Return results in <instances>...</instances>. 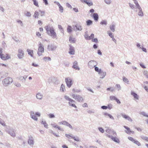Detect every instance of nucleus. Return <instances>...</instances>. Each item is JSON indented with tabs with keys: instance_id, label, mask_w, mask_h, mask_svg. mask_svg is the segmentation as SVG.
Segmentation results:
<instances>
[{
	"instance_id": "obj_1",
	"label": "nucleus",
	"mask_w": 148,
	"mask_h": 148,
	"mask_svg": "<svg viewBox=\"0 0 148 148\" xmlns=\"http://www.w3.org/2000/svg\"><path fill=\"white\" fill-rule=\"evenodd\" d=\"M45 28L47 31V33L50 35L53 38H55L57 36L55 29L53 27L48 25L45 27Z\"/></svg>"
},
{
	"instance_id": "obj_2",
	"label": "nucleus",
	"mask_w": 148,
	"mask_h": 148,
	"mask_svg": "<svg viewBox=\"0 0 148 148\" xmlns=\"http://www.w3.org/2000/svg\"><path fill=\"white\" fill-rule=\"evenodd\" d=\"M0 58L3 60H6L10 58V56L8 53H3V49L0 48Z\"/></svg>"
},
{
	"instance_id": "obj_3",
	"label": "nucleus",
	"mask_w": 148,
	"mask_h": 148,
	"mask_svg": "<svg viewBox=\"0 0 148 148\" xmlns=\"http://www.w3.org/2000/svg\"><path fill=\"white\" fill-rule=\"evenodd\" d=\"M13 81V80L12 78L8 77L3 80L2 83L3 85L6 86L12 83Z\"/></svg>"
},
{
	"instance_id": "obj_4",
	"label": "nucleus",
	"mask_w": 148,
	"mask_h": 148,
	"mask_svg": "<svg viewBox=\"0 0 148 148\" xmlns=\"http://www.w3.org/2000/svg\"><path fill=\"white\" fill-rule=\"evenodd\" d=\"M44 48L42 43L40 42L39 44L37 54L39 56H41L42 55V53L44 52Z\"/></svg>"
},
{
	"instance_id": "obj_5",
	"label": "nucleus",
	"mask_w": 148,
	"mask_h": 148,
	"mask_svg": "<svg viewBox=\"0 0 148 148\" xmlns=\"http://www.w3.org/2000/svg\"><path fill=\"white\" fill-rule=\"evenodd\" d=\"M31 115L32 118L35 120H37L38 118L40 116V114L39 113L37 112L34 113V112H31Z\"/></svg>"
},
{
	"instance_id": "obj_6",
	"label": "nucleus",
	"mask_w": 148,
	"mask_h": 148,
	"mask_svg": "<svg viewBox=\"0 0 148 148\" xmlns=\"http://www.w3.org/2000/svg\"><path fill=\"white\" fill-rule=\"evenodd\" d=\"M28 143L31 146L33 147L34 144V138L31 136H29V139L27 141Z\"/></svg>"
},
{
	"instance_id": "obj_7",
	"label": "nucleus",
	"mask_w": 148,
	"mask_h": 148,
	"mask_svg": "<svg viewBox=\"0 0 148 148\" xmlns=\"http://www.w3.org/2000/svg\"><path fill=\"white\" fill-rule=\"evenodd\" d=\"M65 81L67 86L70 88L72 84V79L69 77H68L65 78Z\"/></svg>"
},
{
	"instance_id": "obj_8",
	"label": "nucleus",
	"mask_w": 148,
	"mask_h": 148,
	"mask_svg": "<svg viewBox=\"0 0 148 148\" xmlns=\"http://www.w3.org/2000/svg\"><path fill=\"white\" fill-rule=\"evenodd\" d=\"M72 97L75 99L79 101H82L83 100V98L79 95H76L73 94L72 95Z\"/></svg>"
},
{
	"instance_id": "obj_9",
	"label": "nucleus",
	"mask_w": 148,
	"mask_h": 148,
	"mask_svg": "<svg viewBox=\"0 0 148 148\" xmlns=\"http://www.w3.org/2000/svg\"><path fill=\"white\" fill-rule=\"evenodd\" d=\"M81 2L87 4L88 6H90L93 5L92 2L91 0H81Z\"/></svg>"
},
{
	"instance_id": "obj_10",
	"label": "nucleus",
	"mask_w": 148,
	"mask_h": 148,
	"mask_svg": "<svg viewBox=\"0 0 148 148\" xmlns=\"http://www.w3.org/2000/svg\"><path fill=\"white\" fill-rule=\"evenodd\" d=\"M24 55V53L23 51L21 49H19L18 50V58L20 59L22 58L23 57Z\"/></svg>"
},
{
	"instance_id": "obj_11",
	"label": "nucleus",
	"mask_w": 148,
	"mask_h": 148,
	"mask_svg": "<svg viewBox=\"0 0 148 148\" xmlns=\"http://www.w3.org/2000/svg\"><path fill=\"white\" fill-rule=\"evenodd\" d=\"M88 65L90 68H93L96 66V62L94 61H91L89 62Z\"/></svg>"
},
{
	"instance_id": "obj_12",
	"label": "nucleus",
	"mask_w": 148,
	"mask_h": 148,
	"mask_svg": "<svg viewBox=\"0 0 148 148\" xmlns=\"http://www.w3.org/2000/svg\"><path fill=\"white\" fill-rule=\"evenodd\" d=\"M8 133L12 137H15L16 136L15 132L13 129H10L9 130Z\"/></svg>"
},
{
	"instance_id": "obj_13",
	"label": "nucleus",
	"mask_w": 148,
	"mask_h": 148,
	"mask_svg": "<svg viewBox=\"0 0 148 148\" xmlns=\"http://www.w3.org/2000/svg\"><path fill=\"white\" fill-rule=\"evenodd\" d=\"M59 123L60 124H62L64 125H67V126H69L70 128H72V127L71 125L69 124V123H68L67 122H66V121H62L60 122Z\"/></svg>"
},
{
	"instance_id": "obj_14",
	"label": "nucleus",
	"mask_w": 148,
	"mask_h": 148,
	"mask_svg": "<svg viewBox=\"0 0 148 148\" xmlns=\"http://www.w3.org/2000/svg\"><path fill=\"white\" fill-rule=\"evenodd\" d=\"M111 140L114 142L119 143H120L119 139L116 136H112L111 137Z\"/></svg>"
},
{
	"instance_id": "obj_15",
	"label": "nucleus",
	"mask_w": 148,
	"mask_h": 148,
	"mask_svg": "<svg viewBox=\"0 0 148 148\" xmlns=\"http://www.w3.org/2000/svg\"><path fill=\"white\" fill-rule=\"evenodd\" d=\"M56 4L59 7V10L60 12L61 13H62L64 11L63 7L59 3L56 2Z\"/></svg>"
},
{
	"instance_id": "obj_16",
	"label": "nucleus",
	"mask_w": 148,
	"mask_h": 148,
	"mask_svg": "<svg viewBox=\"0 0 148 148\" xmlns=\"http://www.w3.org/2000/svg\"><path fill=\"white\" fill-rule=\"evenodd\" d=\"M51 125L53 126V127L56 128H58V130L62 131H63V129L62 128H61L58 125H56L55 124H52Z\"/></svg>"
},
{
	"instance_id": "obj_17",
	"label": "nucleus",
	"mask_w": 148,
	"mask_h": 148,
	"mask_svg": "<svg viewBox=\"0 0 148 148\" xmlns=\"http://www.w3.org/2000/svg\"><path fill=\"white\" fill-rule=\"evenodd\" d=\"M99 74L100 75V77L102 78L106 76V72H104L101 70L99 73Z\"/></svg>"
},
{
	"instance_id": "obj_18",
	"label": "nucleus",
	"mask_w": 148,
	"mask_h": 148,
	"mask_svg": "<svg viewBox=\"0 0 148 148\" xmlns=\"http://www.w3.org/2000/svg\"><path fill=\"white\" fill-rule=\"evenodd\" d=\"M27 51L28 52V54L30 55L32 57H33L34 53L32 50L27 49Z\"/></svg>"
},
{
	"instance_id": "obj_19",
	"label": "nucleus",
	"mask_w": 148,
	"mask_h": 148,
	"mask_svg": "<svg viewBox=\"0 0 148 148\" xmlns=\"http://www.w3.org/2000/svg\"><path fill=\"white\" fill-rule=\"evenodd\" d=\"M131 94L134 97L135 99L136 100H138V96L135 93L133 92H131Z\"/></svg>"
},
{
	"instance_id": "obj_20",
	"label": "nucleus",
	"mask_w": 148,
	"mask_h": 148,
	"mask_svg": "<svg viewBox=\"0 0 148 148\" xmlns=\"http://www.w3.org/2000/svg\"><path fill=\"white\" fill-rule=\"evenodd\" d=\"M134 1V3L136 5V8H138L139 10L141 9V8L140 7L139 4L138 3V1L136 0H133Z\"/></svg>"
},
{
	"instance_id": "obj_21",
	"label": "nucleus",
	"mask_w": 148,
	"mask_h": 148,
	"mask_svg": "<svg viewBox=\"0 0 148 148\" xmlns=\"http://www.w3.org/2000/svg\"><path fill=\"white\" fill-rule=\"evenodd\" d=\"M93 16L94 19L96 21H97L98 19V15L97 13H94L93 14Z\"/></svg>"
},
{
	"instance_id": "obj_22",
	"label": "nucleus",
	"mask_w": 148,
	"mask_h": 148,
	"mask_svg": "<svg viewBox=\"0 0 148 148\" xmlns=\"http://www.w3.org/2000/svg\"><path fill=\"white\" fill-rule=\"evenodd\" d=\"M124 127L127 130H125V132L127 134H130V132H131L130 129L127 127L125 126H124Z\"/></svg>"
},
{
	"instance_id": "obj_23",
	"label": "nucleus",
	"mask_w": 148,
	"mask_h": 148,
	"mask_svg": "<svg viewBox=\"0 0 148 148\" xmlns=\"http://www.w3.org/2000/svg\"><path fill=\"white\" fill-rule=\"evenodd\" d=\"M77 62L76 61L75 62L73 63V67L76 69L79 70V69L77 66Z\"/></svg>"
},
{
	"instance_id": "obj_24",
	"label": "nucleus",
	"mask_w": 148,
	"mask_h": 148,
	"mask_svg": "<svg viewBox=\"0 0 148 148\" xmlns=\"http://www.w3.org/2000/svg\"><path fill=\"white\" fill-rule=\"evenodd\" d=\"M64 97L66 100L69 101V102H70L72 103L75 101H74L69 98V97L67 96H65Z\"/></svg>"
},
{
	"instance_id": "obj_25",
	"label": "nucleus",
	"mask_w": 148,
	"mask_h": 148,
	"mask_svg": "<svg viewBox=\"0 0 148 148\" xmlns=\"http://www.w3.org/2000/svg\"><path fill=\"white\" fill-rule=\"evenodd\" d=\"M42 97V95L40 93H38L36 95V97L39 99H41Z\"/></svg>"
},
{
	"instance_id": "obj_26",
	"label": "nucleus",
	"mask_w": 148,
	"mask_h": 148,
	"mask_svg": "<svg viewBox=\"0 0 148 148\" xmlns=\"http://www.w3.org/2000/svg\"><path fill=\"white\" fill-rule=\"evenodd\" d=\"M69 53L70 54L73 55L74 54V50L72 47H71L69 49Z\"/></svg>"
},
{
	"instance_id": "obj_27",
	"label": "nucleus",
	"mask_w": 148,
	"mask_h": 148,
	"mask_svg": "<svg viewBox=\"0 0 148 148\" xmlns=\"http://www.w3.org/2000/svg\"><path fill=\"white\" fill-rule=\"evenodd\" d=\"M43 60L46 62L48 61H50L51 60V58L47 57H45L43 58Z\"/></svg>"
},
{
	"instance_id": "obj_28",
	"label": "nucleus",
	"mask_w": 148,
	"mask_h": 148,
	"mask_svg": "<svg viewBox=\"0 0 148 148\" xmlns=\"http://www.w3.org/2000/svg\"><path fill=\"white\" fill-rule=\"evenodd\" d=\"M58 27L61 32L64 34V29L61 25H58Z\"/></svg>"
},
{
	"instance_id": "obj_29",
	"label": "nucleus",
	"mask_w": 148,
	"mask_h": 148,
	"mask_svg": "<svg viewBox=\"0 0 148 148\" xmlns=\"http://www.w3.org/2000/svg\"><path fill=\"white\" fill-rule=\"evenodd\" d=\"M41 123L43 124L44 126V127L47 128H48V125L47 124L45 121H42Z\"/></svg>"
},
{
	"instance_id": "obj_30",
	"label": "nucleus",
	"mask_w": 148,
	"mask_h": 148,
	"mask_svg": "<svg viewBox=\"0 0 148 148\" xmlns=\"http://www.w3.org/2000/svg\"><path fill=\"white\" fill-rule=\"evenodd\" d=\"M65 90V87L64 85L62 84L60 88V90L62 92H64Z\"/></svg>"
},
{
	"instance_id": "obj_31",
	"label": "nucleus",
	"mask_w": 148,
	"mask_h": 148,
	"mask_svg": "<svg viewBox=\"0 0 148 148\" xmlns=\"http://www.w3.org/2000/svg\"><path fill=\"white\" fill-rule=\"evenodd\" d=\"M69 41L71 43H74L75 42V38L72 37H70L69 38Z\"/></svg>"
},
{
	"instance_id": "obj_32",
	"label": "nucleus",
	"mask_w": 148,
	"mask_h": 148,
	"mask_svg": "<svg viewBox=\"0 0 148 148\" xmlns=\"http://www.w3.org/2000/svg\"><path fill=\"white\" fill-rule=\"evenodd\" d=\"M72 27L70 26H68L67 28V31L69 33H71L72 31Z\"/></svg>"
},
{
	"instance_id": "obj_33",
	"label": "nucleus",
	"mask_w": 148,
	"mask_h": 148,
	"mask_svg": "<svg viewBox=\"0 0 148 148\" xmlns=\"http://www.w3.org/2000/svg\"><path fill=\"white\" fill-rule=\"evenodd\" d=\"M39 13L38 12L36 11L35 12L34 16L35 18H38Z\"/></svg>"
},
{
	"instance_id": "obj_34",
	"label": "nucleus",
	"mask_w": 148,
	"mask_h": 148,
	"mask_svg": "<svg viewBox=\"0 0 148 148\" xmlns=\"http://www.w3.org/2000/svg\"><path fill=\"white\" fill-rule=\"evenodd\" d=\"M75 27H76L77 29L79 30H81L82 29V26L79 25H77L75 26Z\"/></svg>"
},
{
	"instance_id": "obj_35",
	"label": "nucleus",
	"mask_w": 148,
	"mask_h": 148,
	"mask_svg": "<svg viewBox=\"0 0 148 148\" xmlns=\"http://www.w3.org/2000/svg\"><path fill=\"white\" fill-rule=\"evenodd\" d=\"M133 143H134L136 145H138V146H140L141 145V144L140 143H139L138 140H134Z\"/></svg>"
},
{
	"instance_id": "obj_36",
	"label": "nucleus",
	"mask_w": 148,
	"mask_h": 148,
	"mask_svg": "<svg viewBox=\"0 0 148 148\" xmlns=\"http://www.w3.org/2000/svg\"><path fill=\"white\" fill-rule=\"evenodd\" d=\"M65 136L67 138L69 139L71 138H72V137H73V135L71 134H65Z\"/></svg>"
},
{
	"instance_id": "obj_37",
	"label": "nucleus",
	"mask_w": 148,
	"mask_h": 148,
	"mask_svg": "<svg viewBox=\"0 0 148 148\" xmlns=\"http://www.w3.org/2000/svg\"><path fill=\"white\" fill-rule=\"evenodd\" d=\"M72 138L74 140L77 141H80L79 138L77 136H73L72 137Z\"/></svg>"
},
{
	"instance_id": "obj_38",
	"label": "nucleus",
	"mask_w": 148,
	"mask_h": 148,
	"mask_svg": "<svg viewBox=\"0 0 148 148\" xmlns=\"http://www.w3.org/2000/svg\"><path fill=\"white\" fill-rule=\"evenodd\" d=\"M95 71L98 72V73L101 71V69H99L98 67L96 66L95 67Z\"/></svg>"
},
{
	"instance_id": "obj_39",
	"label": "nucleus",
	"mask_w": 148,
	"mask_h": 148,
	"mask_svg": "<svg viewBox=\"0 0 148 148\" xmlns=\"http://www.w3.org/2000/svg\"><path fill=\"white\" fill-rule=\"evenodd\" d=\"M33 1L34 5L37 7H39L38 2L37 1H36V0H34Z\"/></svg>"
},
{
	"instance_id": "obj_40",
	"label": "nucleus",
	"mask_w": 148,
	"mask_h": 148,
	"mask_svg": "<svg viewBox=\"0 0 148 148\" xmlns=\"http://www.w3.org/2000/svg\"><path fill=\"white\" fill-rule=\"evenodd\" d=\"M92 21L90 20H88L86 21V24L87 25H89L92 23Z\"/></svg>"
},
{
	"instance_id": "obj_41",
	"label": "nucleus",
	"mask_w": 148,
	"mask_h": 148,
	"mask_svg": "<svg viewBox=\"0 0 148 148\" xmlns=\"http://www.w3.org/2000/svg\"><path fill=\"white\" fill-rule=\"evenodd\" d=\"M98 129L99 131L102 133H103L104 132V130L101 127H99Z\"/></svg>"
},
{
	"instance_id": "obj_42",
	"label": "nucleus",
	"mask_w": 148,
	"mask_h": 148,
	"mask_svg": "<svg viewBox=\"0 0 148 148\" xmlns=\"http://www.w3.org/2000/svg\"><path fill=\"white\" fill-rule=\"evenodd\" d=\"M139 10V12H138V15L140 16H143V12L142 11V9L141 8V10Z\"/></svg>"
},
{
	"instance_id": "obj_43",
	"label": "nucleus",
	"mask_w": 148,
	"mask_h": 148,
	"mask_svg": "<svg viewBox=\"0 0 148 148\" xmlns=\"http://www.w3.org/2000/svg\"><path fill=\"white\" fill-rule=\"evenodd\" d=\"M141 138L143 140H145L148 142V137L144 136H141Z\"/></svg>"
},
{
	"instance_id": "obj_44",
	"label": "nucleus",
	"mask_w": 148,
	"mask_h": 148,
	"mask_svg": "<svg viewBox=\"0 0 148 148\" xmlns=\"http://www.w3.org/2000/svg\"><path fill=\"white\" fill-rule=\"evenodd\" d=\"M25 14L26 16L28 17L30 16L31 15L30 12H27L25 13Z\"/></svg>"
},
{
	"instance_id": "obj_45",
	"label": "nucleus",
	"mask_w": 148,
	"mask_h": 148,
	"mask_svg": "<svg viewBox=\"0 0 148 148\" xmlns=\"http://www.w3.org/2000/svg\"><path fill=\"white\" fill-rule=\"evenodd\" d=\"M100 23L102 25H106L107 24V22L106 21H102L100 22Z\"/></svg>"
},
{
	"instance_id": "obj_46",
	"label": "nucleus",
	"mask_w": 148,
	"mask_h": 148,
	"mask_svg": "<svg viewBox=\"0 0 148 148\" xmlns=\"http://www.w3.org/2000/svg\"><path fill=\"white\" fill-rule=\"evenodd\" d=\"M90 36H89L87 34H86L84 36V37L87 40H90V38L89 37Z\"/></svg>"
},
{
	"instance_id": "obj_47",
	"label": "nucleus",
	"mask_w": 148,
	"mask_h": 148,
	"mask_svg": "<svg viewBox=\"0 0 148 148\" xmlns=\"http://www.w3.org/2000/svg\"><path fill=\"white\" fill-rule=\"evenodd\" d=\"M72 102L71 103V102H69V104L70 106L74 107V108H77V107L76 106L75 104H72L71 103H72Z\"/></svg>"
},
{
	"instance_id": "obj_48",
	"label": "nucleus",
	"mask_w": 148,
	"mask_h": 148,
	"mask_svg": "<svg viewBox=\"0 0 148 148\" xmlns=\"http://www.w3.org/2000/svg\"><path fill=\"white\" fill-rule=\"evenodd\" d=\"M123 81H124L125 83H127L129 82L128 79H127L125 77H123Z\"/></svg>"
},
{
	"instance_id": "obj_49",
	"label": "nucleus",
	"mask_w": 148,
	"mask_h": 148,
	"mask_svg": "<svg viewBox=\"0 0 148 148\" xmlns=\"http://www.w3.org/2000/svg\"><path fill=\"white\" fill-rule=\"evenodd\" d=\"M110 29L113 32H114L115 30L114 26V25H112L110 27Z\"/></svg>"
},
{
	"instance_id": "obj_50",
	"label": "nucleus",
	"mask_w": 148,
	"mask_h": 148,
	"mask_svg": "<svg viewBox=\"0 0 148 148\" xmlns=\"http://www.w3.org/2000/svg\"><path fill=\"white\" fill-rule=\"evenodd\" d=\"M39 11L40 12V15L41 16H43L45 14V12L44 11H42L40 10H39Z\"/></svg>"
},
{
	"instance_id": "obj_51",
	"label": "nucleus",
	"mask_w": 148,
	"mask_h": 148,
	"mask_svg": "<svg viewBox=\"0 0 148 148\" xmlns=\"http://www.w3.org/2000/svg\"><path fill=\"white\" fill-rule=\"evenodd\" d=\"M0 123L3 126H6L4 121H0Z\"/></svg>"
},
{
	"instance_id": "obj_52",
	"label": "nucleus",
	"mask_w": 148,
	"mask_h": 148,
	"mask_svg": "<svg viewBox=\"0 0 148 148\" xmlns=\"http://www.w3.org/2000/svg\"><path fill=\"white\" fill-rule=\"evenodd\" d=\"M110 99L111 100H115L116 99V98L114 96H111L110 97Z\"/></svg>"
},
{
	"instance_id": "obj_53",
	"label": "nucleus",
	"mask_w": 148,
	"mask_h": 148,
	"mask_svg": "<svg viewBox=\"0 0 148 148\" xmlns=\"http://www.w3.org/2000/svg\"><path fill=\"white\" fill-rule=\"evenodd\" d=\"M128 138L129 140L132 142L133 143L135 140V139H134L133 138L130 137H128Z\"/></svg>"
},
{
	"instance_id": "obj_54",
	"label": "nucleus",
	"mask_w": 148,
	"mask_h": 148,
	"mask_svg": "<svg viewBox=\"0 0 148 148\" xmlns=\"http://www.w3.org/2000/svg\"><path fill=\"white\" fill-rule=\"evenodd\" d=\"M108 34L109 36H110L111 38H114V36L112 35V33L110 32L108 33Z\"/></svg>"
},
{
	"instance_id": "obj_55",
	"label": "nucleus",
	"mask_w": 148,
	"mask_h": 148,
	"mask_svg": "<svg viewBox=\"0 0 148 148\" xmlns=\"http://www.w3.org/2000/svg\"><path fill=\"white\" fill-rule=\"evenodd\" d=\"M106 132L108 133H110L111 131L110 129L107 128L105 130Z\"/></svg>"
},
{
	"instance_id": "obj_56",
	"label": "nucleus",
	"mask_w": 148,
	"mask_h": 148,
	"mask_svg": "<svg viewBox=\"0 0 148 148\" xmlns=\"http://www.w3.org/2000/svg\"><path fill=\"white\" fill-rule=\"evenodd\" d=\"M116 87L117 90H119L121 89V86L119 84H117L116 85Z\"/></svg>"
},
{
	"instance_id": "obj_57",
	"label": "nucleus",
	"mask_w": 148,
	"mask_h": 148,
	"mask_svg": "<svg viewBox=\"0 0 148 148\" xmlns=\"http://www.w3.org/2000/svg\"><path fill=\"white\" fill-rule=\"evenodd\" d=\"M66 5L67 7L68 8H70L71 9L72 8V7L71 5L68 3H66Z\"/></svg>"
},
{
	"instance_id": "obj_58",
	"label": "nucleus",
	"mask_w": 148,
	"mask_h": 148,
	"mask_svg": "<svg viewBox=\"0 0 148 148\" xmlns=\"http://www.w3.org/2000/svg\"><path fill=\"white\" fill-rule=\"evenodd\" d=\"M49 117L50 118H54L55 117L54 115L53 114H50L48 115Z\"/></svg>"
},
{
	"instance_id": "obj_59",
	"label": "nucleus",
	"mask_w": 148,
	"mask_h": 148,
	"mask_svg": "<svg viewBox=\"0 0 148 148\" xmlns=\"http://www.w3.org/2000/svg\"><path fill=\"white\" fill-rule=\"evenodd\" d=\"M123 117L124 118H125L126 119L129 120V119H130L129 117L126 115H123Z\"/></svg>"
},
{
	"instance_id": "obj_60",
	"label": "nucleus",
	"mask_w": 148,
	"mask_h": 148,
	"mask_svg": "<svg viewBox=\"0 0 148 148\" xmlns=\"http://www.w3.org/2000/svg\"><path fill=\"white\" fill-rule=\"evenodd\" d=\"M106 3L108 4H109L110 3L111 1V0H105Z\"/></svg>"
},
{
	"instance_id": "obj_61",
	"label": "nucleus",
	"mask_w": 148,
	"mask_h": 148,
	"mask_svg": "<svg viewBox=\"0 0 148 148\" xmlns=\"http://www.w3.org/2000/svg\"><path fill=\"white\" fill-rule=\"evenodd\" d=\"M144 74L147 77H148V73H147V71H144Z\"/></svg>"
},
{
	"instance_id": "obj_62",
	"label": "nucleus",
	"mask_w": 148,
	"mask_h": 148,
	"mask_svg": "<svg viewBox=\"0 0 148 148\" xmlns=\"http://www.w3.org/2000/svg\"><path fill=\"white\" fill-rule=\"evenodd\" d=\"M92 41L93 42H98V40L97 38L92 39Z\"/></svg>"
},
{
	"instance_id": "obj_63",
	"label": "nucleus",
	"mask_w": 148,
	"mask_h": 148,
	"mask_svg": "<svg viewBox=\"0 0 148 148\" xmlns=\"http://www.w3.org/2000/svg\"><path fill=\"white\" fill-rule=\"evenodd\" d=\"M112 134L113 136H117L116 132L115 131H112Z\"/></svg>"
},
{
	"instance_id": "obj_64",
	"label": "nucleus",
	"mask_w": 148,
	"mask_h": 148,
	"mask_svg": "<svg viewBox=\"0 0 148 148\" xmlns=\"http://www.w3.org/2000/svg\"><path fill=\"white\" fill-rule=\"evenodd\" d=\"M43 1L45 5H48V3L47 0H43Z\"/></svg>"
}]
</instances>
